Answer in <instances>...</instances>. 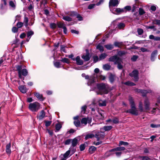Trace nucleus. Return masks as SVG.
Masks as SVG:
<instances>
[{
	"instance_id": "obj_1",
	"label": "nucleus",
	"mask_w": 160,
	"mask_h": 160,
	"mask_svg": "<svg viewBox=\"0 0 160 160\" xmlns=\"http://www.w3.org/2000/svg\"><path fill=\"white\" fill-rule=\"evenodd\" d=\"M96 86L99 91L98 93V94L102 95L108 93V90L107 89V87L105 83H97Z\"/></svg>"
},
{
	"instance_id": "obj_2",
	"label": "nucleus",
	"mask_w": 160,
	"mask_h": 160,
	"mask_svg": "<svg viewBox=\"0 0 160 160\" xmlns=\"http://www.w3.org/2000/svg\"><path fill=\"white\" fill-rule=\"evenodd\" d=\"M131 108L126 111L127 113H130L132 115L138 116V110L136 109L135 105L134 102H132L130 103Z\"/></svg>"
},
{
	"instance_id": "obj_3",
	"label": "nucleus",
	"mask_w": 160,
	"mask_h": 160,
	"mask_svg": "<svg viewBox=\"0 0 160 160\" xmlns=\"http://www.w3.org/2000/svg\"><path fill=\"white\" fill-rule=\"evenodd\" d=\"M25 67H26L25 65H16L15 66V67L16 68L18 72H20L22 76L25 77L27 76L28 74V71L26 69H22V68H24Z\"/></svg>"
},
{
	"instance_id": "obj_4",
	"label": "nucleus",
	"mask_w": 160,
	"mask_h": 160,
	"mask_svg": "<svg viewBox=\"0 0 160 160\" xmlns=\"http://www.w3.org/2000/svg\"><path fill=\"white\" fill-rule=\"evenodd\" d=\"M29 109L33 112H37L40 108V105L38 102H35L29 104Z\"/></svg>"
},
{
	"instance_id": "obj_5",
	"label": "nucleus",
	"mask_w": 160,
	"mask_h": 160,
	"mask_svg": "<svg viewBox=\"0 0 160 160\" xmlns=\"http://www.w3.org/2000/svg\"><path fill=\"white\" fill-rule=\"evenodd\" d=\"M138 74V71L137 69H135L133 70L132 72L129 73V75L130 77H133L134 78V81L135 82H137L139 79Z\"/></svg>"
},
{
	"instance_id": "obj_6",
	"label": "nucleus",
	"mask_w": 160,
	"mask_h": 160,
	"mask_svg": "<svg viewBox=\"0 0 160 160\" xmlns=\"http://www.w3.org/2000/svg\"><path fill=\"white\" fill-rule=\"evenodd\" d=\"M122 62V59L121 58L119 60H117L114 62V64H117V67L119 70H121L123 68V65L121 64V63Z\"/></svg>"
},
{
	"instance_id": "obj_7",
	"label": "nucleus",
	"mask_w": 160,
	"mask_h": 160,
	"mask_svg": "<svg viewBox=\"0 0 160 160\" xmlns=\"http://www.w3.org/2000/svg\"><path fill=\"white\" fill-rule=\"evenodd\" d=\"M119 4V2L118 0H111L109 2V7L110 6L112 7L117 6Z\"/></svg>"
},
{
	"instance_id": "obj_8",
	"label": "nucleus",
	"mask_w": 160,
	"mask_h": 160,
	"mask_svg": "<svg viewBox=\"0 0 160 160\" xmlns=\"http://www.w3.org/2000/svg\"><path fill=\"white\" fill-rule=\"evenodd\" d=\"M112 150H113V149L107 151L104 155V158H107L110 156L113 155L114 154V152H115V151H112Z\"/></svg>"
},
{
	"instance_id": "obj_9",
	"label": "nucleus",
	"mask_w": 160,
	"mask_h": 160,
	"mask_svg": "<svg viewBox=\"0 0 160 160\" xmlns=\"http://www.w3.org/2000/svg\"><path fill=\"white\" fill-rule=\"evenodd\" d=\"M121 58L118 57L117 55H115L110 57L108 59L109 62H115L117 60H119Z\"/></svg>"
},
{
	"instance_id": "obj_10",
	"label": "nucleus",
	"mask_w": 160,
	"mask_h": 160,
	"mask_svg": "<svg viewBox=\"0 0 160 160\" xmlns=\"http://www.w3.org/2000/svg\"><path fill=\"white\" fill-rule=\"evenodd\" d=\"M75 60H76V63L78 65H82L83 64V61L80 59V58L79 56H78L76 57Z\"/></svg>"
},
{
	"instance_id": "obj_11",
	"label": "nucleus",
	"mask_w": 160,
	"mask_h": 160,
	"mask_svg": "<svg viewBox=\"0 0 160 160\" xmlns=\"http://www.w3.org/2000/svg\"><path fill=\"white\" fill-rule=\"evenodd\" d=\"M158 53V51L157 50H155L153 51L151 54V60L153 62L155 60V58Z\"/></svg>"
},
{
	"instance_id": "obj_12",
	"label": "nucleus",
	"mask_w": 160,
	"mask_h": 160,
	"mask_svg": "<svg viewBox=\"0 0 160 160\" xmlns=\"http://www.w3.org/2000/svg\"><path fill=\"white\" fill-rule=\"evenodd\" d=\"M70 148H69V149L66 152L63 154V158H62L60 160H66L69 157V155L71 152V150H70Z\"/></svg>"
},
{
	"instance_id": "obj_13",
	"label": "nucleus",
	"mask_w": 160,
	"mask_h": 160,
	"mask_svg": "<svg viewBox=\"0 0 160 160\" xmlns=\"http://www.w3.org/2000/svg\"><path fill=\"white\" fill-rule=\"evenodd\" d=\"M34 94L35 96L41 101H43L45 99V98L43 97L42 94H40L38 92H35Z\"/></svg>"
},
{
	"instance_id": "obj_14",
	"label": "nucleus",
	"mask_w": 160,
	"mask_h": 160,
	"mask_svg": "<svg viewBox=\"0 0 160 160\" xmlns=\"http://www.w3.org/2000/svg\"><path fill=\"white\" fill-rule=\"evenodd\" d=\"M97 150V148L94 146H90L88 149V152L91 154L94 153Z\"/></svg>"
},
{
	"instance_id": "obj_15",
	"label": "nucleus",
	"mask_w": 160,
	"mask_h": 160,
	"mask_svg": "<svg viewBox=\"0 0 160 160\" xmlns=\"http://www.w3.org/2000/svg\"><path fill=\"white\" fill-rule=\"evenodd\" d=\"M115 76L112 73H110L108 77L109 81L111 83H112L115 80Z\"/></svg>"
},
{
	"instance_id": "obj_16",
	"label": "nucleus",
	"mask_w": 160,
	"mask_h": 160,
	"mask_svg": "<svg viewBox=\"0 0 160 160\" xmlns=\"http://www.w3.org/2000/svg\"><path fill=\"white\" fill-rule=\"evenodd\" d=\"M45 112L44 110L41 111L39 115H38V118H39V120L42 119L45 116Z\"/></svg>"
},
{
	"instance_id": "obj_17",
	"label": "nucleus",
	"mask_w": 160,
	"mask_h": 160,
	"mask_svg": "<svg viewBox=\"0 0 160 160\" xmlns=\"http://www.w3.org/2000/svg\"><path fill=\"white\" fill-rule=\"evenodd\" d=\"M144 104L145 109L147 110H149L150 103L148 99H145L144 100Z\"/></svg>"
},
{
	"instance_id": "obj_18",
	"label": "nucleus",
	"mask_w": 160,
	"mask_h": 160,
	"mask_svg": "<svg viewBox=\"0 0 160 160\" xmlns=\"http://www.w3.org/2000/svg\"><path fill=\"white\" fill-rule=\"evenodd\" d=\"M95 82V78L94 77H90L88 82V86H91L92 84Z\"/></svg>"
},
{
	"instance_id": "obj_19",
	"label": "nucleus",
	"mask_w": 160,
	"mask_h": 160,
	"mask_svg": "<svg viewBox=\"0 0 160 160\" xmlns=\"http://www.w3.org/2000/svg\"><path fill=\"white\" fill-rule=\"evenodd\" d=\"M115 12H116L115 14L119 15L122 13L124 12L125 11L124 10V9L117 8L115 9Z\"/></svg>"
},
{
	"instance_id": "obj_20",
	"label": "nucleus",
	"mask_w": 160,
	"mask_h": 160,
	"mask_svg": "<svg viewBox=\"0 0 160 160\" xmlns=\"http://www.w3.org/2000/svg\"><path fill=\"white\" fill-rule=\"evenodd\" d=\"M72 146L73 147H76L78 143V140L76 138L72 139L71 141Z\"/></svg>"
},
{
	"instance_id": "obj_21",
	"label": "nucleus",
	"mask_w": 160,
	"mask_h": 160,
	"mask_svg": "<svg viewBox=\"0 0 160 160\" xmlns=\"http://www.w3.org/2000/svg\"><path fill=\"white\" fill-rule=\"evenodd\" d=\"M141 92V93L142 94V96L143 97H145L146 96L147 93H151L152 91L151 90L143 89Z\"/></svg>"
},
{
	"instance_id": "obj_22",
	"label": "nucleus",
	"mask_w": 160,
	"mask_h": 160,
	"mask_svg": "<svg viewBox=\"0 0 160 160\" xmlns=\"http://www.w3.org/2000/svg\"><path fill=\"white\" fill-rule=\"evenodd\" d=\"M11 144L10 143L7 144L6 146V151L7 153L9 155L11 153Z\"/></svg>"
},
{
	"instance_id": "obj_23",
	"label": "nucleus",
	"mask_w": 160,
	"mask_h": 160,
	"mask_svg": "<svg viewBox=\"0 0 160 160\" xmlns=\"http://www.w3.org/2000/svg\"><path fill=\"white\" fill-rule=\"evenodd\" d=\"M125 148L124 147H117L116 148H113V150L112 151H115V152L117 151H123L125 150Z\"/></svg>"
},
{
	"instance_id": "obj_24",
	"label": "nucleus",
	"mask_w": 160,
	"mask_h": 160,
	"mask_svg": "<svg viewBox=\"0 0 160 160\" xmlns=\"http://www.w3.org/2000/svg\"><path fill=\"white\" fill-rule=\"evenodd\" d=\"M20 91L22 93H25L26 92L27 90L24 86L23 85L19 86L18 87Z\"/></svg>"
},
{
	"instance_id": "obj_25",
	"label": "nucleus",
	"mask_w": 160,
	"mask_h": 160,
	"mask_svg": "<svg viewBox=\"0 0 160 160\" xmlns=\"http://www.w3.org/2000/svg\"><path fill=\"white\" fill-rule=\"evenodd\" d=\"M138 158L141 160H150L149 157L147 156H139Z\"/></svg>"
},
{
	"instance_id": "obj_26",
	"label": "nucleus",
	"mask_w": 160,
	"mask_h": 160,
	"mask_svg": "<svg viewBox=\"0 0 160 160\" xmlns=\"http://www.w3.org/2000/svg\"><path fill=\"white\" fill-rule=\"evenodd\" d=\"M107 55L106 53H101L99 56V60H101L104 59L107 56Z\"/></svg>"
},
{
	"instance_id": "obj_27",
	"label": "nucleus",
	"mask_w": 160,
	"mask_h": 160,
	"mask_svg": "<svg viewBox=\"0 0 160 160\" xmlns=\"http://www.w3.org/2000/svg\"><path fill=\"white\" fill-rule=\"evenodd\" d=\"M94 137V135L93 134L90 133L87 134L85 138V139L87 140L89 138H92Z\"/></svg>"
},
{
	"instance_id": "obj_28",
	"label": "nucleus",
	"mask_w": 160,
	"mask_h": 160,
	"mask_svg": "<svg viewBox=\"0 0 160 160\" xmlns=\"http://www.w3.org/2000/svg\"><path fill=\"white\" fill-rule=\"evenodd\" d=\"M96 49H98L101 52H102L104 50L103 47L101 45L100 43L98 44L96 47Z\"/></svg>"
},
{
	"instance_id": "obj_29",
	"label": "nucleus",
	"mask_w": 160,
	"mask_h": 160,
	"mask_svg": "<svg viewBox=\"0 0 160 160\" xmlns=\"http://www.w3.org/2000/svg\"><path fill=\"white\" fill-rule=\"evenodd\" d=\"M138 15V12H136L134 13H133L132 17L131 18V19L132 20H135L137 19H138L137 18V16Z\"/></svg>"
},
{
	"instance_id": "obj_30",
	"label": "nucleus",
	"mask_w": 160,
	"mask_h": 160,
	"mask_svg": "<svg viewBox=\"0 0 160 160\" xmlns=\"http://www.w3.org/2000/svg\"><path fill=\"white\" fill-rule=\"evenodd\" d=\"M104 47L108 50H111L114 48L113 45L111 44H108L105 45Z\"/></svg>"
},
{
	"instance_id": "obj_31",
	"label": "nucleus",
	"mask_w": 160,
	"mask_h": 160,
	"mask_svg": "<svg viewBox=\"0 0 160 160\" xmlns=\"http://www.w3.org/2000/svg\"><path fill=\"white\" fill-rule=\"evenodd\" d=\"M61 59L60 60V61L63 63H66L67 64H69L70 63V62L68 59L65 58H61Z\"/></svg>"
},
{
	"instance_id": "obj_32",
	"label": "nucleus",
	"mask_w": 160,
	"mask_h": 160,
	"mask_svg": "<svg viewBox=\"0 0 160 160\" xmlns=\"http://www.w3.org/2000/svg\"><path fill=\"white\" fill-rule=\"evenodd\" d=\"M82 58L83 59L85 62L88 61L90 58V56L86 55L84 54L82 56Z\"/></svg>"
},
{
	"instance_id": "obj_33",
	"label": "nucleus",
	"mask_w": 160,
	"mask_h": 160,
	"mask_svg": "<svg viewBox=\"0 0 160 160\" xmlns=\"http://www.w3.org/2000/svg\"><path fill=\"white\" fill-rule=\"evenodd\" d=\"M57 24L58 28H63L64 26H65L66 25L64 24V22L62 23L61 22H57Z\"/></svg>"
},
{
	"instance_id": "obj_34",
	"label": "nucleus",
	"mask_w": 160,
	"mask_h": 160,
	"mask_svg": "<svg viewBox=\"0 0 160 160\" xmlns=\"http://www.w3.org/2000/svg\"><path fill=\"white\" fill-rule=\"evenodd\" d=\"M62 18L64 20L68 22L71 21L72 20V18L68 16H63Z\"/></svg>"
},
{
	"instance_id": "obj_35",
	"label": "nucleus",
	"mask_w": 160,
	"mask_h": 160,
	"mask_svg": "<svg viewBox=\"0 0 160 160\" xmlns=\"http://www.w3.org/2000/svg\"><path fill=\"white\" fill-rule=\"evenodd\" d=\"M62 125L60 123H57L55 125V129L56 131L58 132L59 131L61 128H62Z\"/></svg>"
},
{
	"instance_id": "obj_36",
	"label": "nucleus",
	"mask_w": 160,
	"mask_h": 160,
	"mask_svg": "<svg viewBox=\"0 0 160 160\" xmlns=\"http://www.w3.org/2000/svg\"><path fill=\"white\" fill-rule=\"evenodd\" d=\"M128 145L129 143L128 142L121 141H119L118 146H119L122 145L128 146Z\"/></svg>"
},
{
	"instance_id": "obj_37",
	"label": "nucleus",
	"mask_w": 160,
	"mask_h": 160,
	"mask_svg": "<svg viewBox=\"0 0 160 160\" xmlns=\"http://www.w3.org/2000/svg\"><path fill=\"white\" fill-rule=\"evenodd\" d=\"M112 128V127L111 126H104L103 127V129L105 131H109L111 130Z\"/></svg>"
},
{
	"instance_id": "obj_38",
	"label": "nucleus",
	"mask_w": 160,
	"mask_h": 160,
	"mask_svg": "<svg viewBox=\"0 0 160 160\" xmlns=\"http://www.w3.org/2000/svg\"><path fill=\"white\" fill-rule=\"evenodd\" d=\"M124 84L126 85L131 86H134L136 85L134 83L129 81L125 82Z\"/></svg>"
},
{
	"instance_id": "obj_39",
	"label": "nucleus",
	"mask_w": 160,
	"mask_h": 160,
	"mask_svg": "<svg viewBox=\"0 0 160 160\" xmlns=\"http://www.w3.org/2000/svg\"><path fill=\"white\" fill-rule=\"evenodd\" d=\"M124 12H126L127 11H130L131 9V7L130 6H127L124 7Z\"/></svg>"
},
{
	"instance_id": "obj_40",
	"label": "nucleus",
	"mask_w": 160,
	"mask_h": 160,
	"mask_svg": "<svg viewBox=\"0 0 160 160\" xmlns=\"http://www.w3.org/2000/svg\"><path fill=\"white\" fill-rule=\"evenodd\" d=\"M110 66L108 64L104 65L103 67V69L105 70H110Z\"/></svg>"
},
{
	"instance_id": "obj_41",
	"label": "nucleus",
	"mask_w": 160,
	"mask_h": 160,
	"mask_svg": "<svg viewBox=\"0 0 160 160\" xmlns=\"http://www.w3.org/2000/svg\"><path fill=\"white\" fill-rule=\"evenodd\" d=\"M114 45L116 47H118L119 48H121L122 45V42H115L114 43Z\"/></svg>"
},
{
	"instance_id": "obj_42",
	"label": "nucleus",
	"mask_w": 160,
	"mask_h": 160,
	"mask_svg": "<svg viewBox=\"0 0 160 160\" xmlns=\"http://www.w3.org/2000/svg\"><path fill=\"white\" fill-rule=\"evenodd\" d=\"M138 58L139 56L138 55H133L132 57L131 58V60L132 61L134 62L137 61Z\"/></svg>"
},
{
	"instance_id": "obj_43",
	"label": "nucleus",
	"mask_w": 160,
	"mask_h": 160,
	"mask_svg": "<svg viewBox=\"0 0 160 160\" xmlns=\"http://www.w3.org/2000/svg\"><path fill=\"white\" fill-rule=\"evenodd\" d=\"M81 123L86 125L88 123V118H82L81 120Z\"/></svg>"
},
{
	"instance_id": "obj_44",
	"label": "nucleus",
	"mask_w": 160,
	"mask_h": 160,
	"mask_svg": "<svg viewBox=\"0 0 160 160\" xmlns=\"http://www.w3.org/2000/svg\"><path fill=\"white\" fill-rule=\"evenodd\" d=\"M57 24L55 23H51L50 24V27L52 29H55L57 27Z\"/></svg>"
},
{
	"instance_id": "obj_45",
	"label": "nucleus",
	"mask_w": 160,
	"mask_h": 160,
	"mask_svg": "<svg viewBox=\"0 0 160 160\" xmlns=\"http://www.w3.org/2000/svg\"><path fill=\"white\" fill-rule=\"evenodd\" d=\"M72 139L69 138L67 139L65 141L63 142V143L65 145H68L71 142Z\"/></svg>"
},
{
	"instance_id": "obj_46",
	"label": "nucleus",
	"mask_w": 160,
	"mask_h": 160,
	"mask_svg": "<svg viewBox=\"0 0 160 160\" xmlns=\"http://www.w3.org/2000/svg\"><path fill=\"white\" fill-rule=\"evenodd\" d=\"M23 25V22H18L16 24V26L18 28H21Z\"/></svg>"
},
{
	"instance_id": "obj_47",
	"label": "nucleus",
	"mask_w": 160,
	"mask_h": 160,
	"mask_svg": "<svg viewBox=\"0 0 160 160\" xmlns=\"http://www.w3.org/2000/svg\"><path fill=\"white\" fill-rule=\"evenodd\" d=\"M34 34V32L31 30L30 31H28L27 32V37L28 38L31 37V36Z\"/></svg>"
},
{
	"instance_id": "obj_48",
	"label": "nucleus",
	"mask_w": 160,
	"mask_h": 160,
	"mask_svg": "<svg viewBox=\"0 0 160 160\" xmlns=\"http://www.w3.org/2000/svg\"><path fill=\"white\" fill-rule=\"evenodd\" d=\"M74 124L76 127H79L80 125V122L79 120L75 121H74Z\"/></svg>"
},
{
	"instance_id": "obj_49",
	"label": "nucleus",
	"mask_w": 160,
	"mask_h": 160,
	"mask_svg": "<svg viewBox=\"0 0 160 160\" xmlns=\"http://www.w3.org/2000/svg\"><path fill=\"white\" fill-rule=\"evenodd\" d=\"M125 27V24L123 23H120L118 25V28L119 29L123 28Z\"/></svg>"
},
{
	"instance_id": "obj_50",
	"label": "nucleus",
	"mask_w": 160,
	"mask_h": 160,
	"mask_svg": "<svg viewBox=\"0 0 160 160\" xmlns=\"http://www.w3.org/2000/svg\"><path fill=\"white\" fill-rule=\"evenodd\" d=\"M61 48L60 51H62L66 53V50L65 49V48H67V47L64 45H61L60 46Z\"/></svg>"
},
{
	"instance_id": "obj_51",
	"label": "nucleus",
	"mask_w": 160,
	"mask_h": 160,
	"mask_svg": "<svg viewBox=\"0 0 160 160\" xmlns=\"http://www.w3.org/2000/svg\"><path fill=\"white\" fill-rule=\"evenodd\" d=\"M86 147V145L85 143L81 144L79 146V148L80 151H83Z\"/></svg>"
},
{
	"instance_id": "obj_52",
	"label": "nucleus",
	"mask_w": 160,
	"mask_h": 160,
	"mask_svg": "<svg viewBox=\"0 0 160 160\" xmlns=\"http://www.w3.org/2000/svg\"><path fill=\"white\" fill-rule=\"evenodd\" d=\"M145 13L144 10L141 8H140L139 10V14L140 15H142Z\"/></svg>"
},
{
	"instance_id": "obj_53",
	"label": "nucleus",
	"mask_w": 160,
	"mask_h": 160,
	"mask_svg": "<svg viewBox=\"0 0 160 160\" xmlns=\"http://www.w3.org/2000/svg\"><path fill=\"white\" fill-rule=\"evenodd\" d=\"M44 122L45 123V126L46 127H48L50 125L52 122V121L45 120L44 121Z\"/></svg>"
},
{
	"instance_id": "obj_54",
	"label": "nucleus",
	"mask_w": 160,
	"mask_h": 160,
	"mask_svg": "<svg viewBox=\"0 0 160 160\" xmlns=\"http://www.w3.org/2000/svg\"><path fill=\"white\" fill-rule=\"evenodd\" d=\"M137 32L139 35H141L143 33V30L141 28H138L137 29Z\"/></svg>"
},
{
	"instance_id": "obj_55",
	"label": "nucleus",
	"mask_w": 160,
	"mask_h": 160,
	"mask_svg": "<svg viewBox=\"0 0 160 160\" xmlns=\"http://www.w3.org/2000/svg\"><path fill=\"white\" fill-rule=\"evenodd\" d=\"M76 131L75 130H74V129L72 128H71L70 129V130L68 132H67L65 134L67 136V134L68 133L69 134H72L74 133Z\"/></svg>"
},
{
	"instance_id": "obj_56",
	"label": "nucleus",
	"mask_w": 160,
	"mask_h": 160,
	"mask_svg": "<svg viewBox=\"0 0 160 160\" xmlns=\"http://www.w3.org/2000/svg\"><path fill=\"white\" fill-rule=\"evenodd\" d=\"M112 122L113 123L115 124L119 123V121L118 118L116 117H115L112 120Z\"/></svg>"
},
{
	"instance_id": "obj_57",
	"label": "nucleus",
	"mask_w": 160,
	"mask_h": 160,
	"mask_svg": "<svg viewBox=\"0 0 160 160\" xmlns=\"http://www.w3.org/2000/svg\"><path fill=\"white\" fill-rule=\"evenodd\" d=\"M93 59V62L94 63L97 62L99 60V58L97 56H92Z\"/></svg>"
},
{
	"instance_id": "obj_58",
	"label": "nucleus",
	"mask_w": 160,
	"mask_h": 160,
	"mask_svg": "<svg viewBox=\"0 0 160 160\" xmlns=\"http://www.w3.org/2000/svg\"><path fill=\"white\" fill-rule=\"evenodd\" d=\"M12 31L13 33H17L18 31V28L17 27H13L12 28Z\"/></svg>"
},
{
	"instance_id": "obj_59",
	"label": "nucleus",
	"mask_w": 160,
	"mask_h": 160,
	"mask_svg": "<svg viewBox=\"0 0 160 160\" xmlns=\"http://www.w3.org/2000/svg\"><path fill=\"white\" fill-rule=\"evenodd\" d=\"M126 54V53L124 51H120L118 52V55L119 56H122Z\"/></svg>"
},
{
	"instance_id": "obj_60",
	"label": "nucleus",
	"mask_w": 160,
	"mask_h": 160,
	"mask_svg": "<svg viewBox=\"0 0 160 160\" xmlns=\"http://www.w3.org/2000/svg\"><path fill=\"white\" fill-rule=\"evenodd\" d=\"M76 18H78V20L79 21H81L83 20V18L82 16H81V15L77 13L76 15Z\"/></svg>"
},
{
	"instance_id": "obj_61",
	"label": "nucleus",
	"mask_w": 160,
	"mask_h": 160,
	"mask_svg": "<svg viewBox=\"0 0 160 160\" xmlns=\"http://www.w3.org/2000/svg\"><path fill=\"white\" fill-rule=\"evenodd\" d=\"M153 23L160 26V20L155 19Z\"/></svg>"
},
{
	"instance_id": "obj_62",
	"label": "nucleus",
	"mask_w": 160,
	"mask_h": 160,
	"mask_svg": "<svg viewBox=\"0 0 160 160\" xmlns=\"http://www.w3.org/2000/svg\"><path fill=\"white\" fill-rule=\"evenodd\" d=\"M114 7L110 6L109 8L110 9V11L114 14H116V12H115V10L116 8H113Z\"/></svg>"
},
{
	"instance_id": "obj_63",
	"label": "nucleus",
	"mask_w": 160,
	"mask_h": 160,
	"mask_svg": "<svg viewBox=\"0 0 160 160\" xmlns=\"http://www.w3.org/2000/svg\"><path fill=\"white\" fill-rule=\"evenodd\" d=\"M54 66L57 68H60V63L59 62H56L54 63Z\"/></svg>"
},
{
	"instance_id": "obj_64",
	"label": "nucleus",
	"mask_w": 160,
	"mask_h": 160,
	"mask_svg": "<svg viewBox=\"0 0 160 160\" xmlns=\"http://www.w3.org/2000/svg\"><path fill=\"white\" fill-rule=\"evenodd\" d=\"M150 127L152 128H157L160 127V124H150Z\"/></svg>"
}]
</instances>
